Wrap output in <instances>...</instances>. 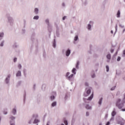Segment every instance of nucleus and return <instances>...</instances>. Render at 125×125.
I'll return each mask as SVG.
<instances>
[{
	"mask_svg": "<svg viewBox=\"0 0 125 125\" xmlns=\"http://www.w3.org/2000/svg\"><path fill=\"white\" fill-rule=\"evenodd\" d=\"M89 116V112H86V117H88Z\"/></svg>",
	"mask_w": 125,
	"mask_h": 125,
	"instance_id": "obj_51",
	"label": "nucleus"
},
{
	"mask_svg": "<svg viewBox=\"0 0 125 125\" xmlns=\"http://www.w3.org/2000/svg\"><path fill=\"white\" fill-rule=\"evenodd\" d=\"M69 97H70V94L68 93L66 94L64 97L65 100H67Z\"/></svg>",
	"mask_w": 125,
	"mask_h": 125,
	"instance_id": "obj_16",
	"label": "nucleus"
},
{
	"mask_svg": "<svg viewBox=\"0 0 125 125\" xmlns=\"http://www.w3.org/2000/svg\"><path fill=\"white\" fill-rule=\"evenodd\" d=\"M75 123V119L72 118V121H71V125H73V124Z\"/></svg>",
	"mask_w": 125,
	"mask_h": 125,
	"instance_id": "obj_46",
	"label": "nucleus"
},
{
	"mask_svg": "<svg viewBox=\"0 0 125 125\" xmlns=\"http://www.w3.org/2000/svg\"><path fill=\"white\" fill-rule=\"evenodd\" d=\"M13 61L14 63H16V62H17V58H14Z\"/></svg>",
	"mask_w": 125,
	"mask_h": 125,
	"instance_id": "obj_48",
	"label": "nucleus"
},
{
	"mask_svg": "<svg viewBox=\"0 0 125 125\" xmlns=\"http://www.w3.org/2000/svg\"><path fill=\"white\" fill-rule=\"evenodd\" d=\"M36 38V33L34 32L31 36V41L33 43H35V44H38L39 43V40Z\"/></svg>",
	"mask_w": 125,
	"mask_h": 125,
	"instance_id": "obj_2",
	"label": "nucleus"
},
{
	"mask_svg": "<svg viewBox=\"0 0 125 125\" xmlns=\"http://www.w3.org/2000/svg\"><path fill=\"white\" fill-rule=\"evenodd\" d=\"M110 125V122L108 121L106 124H105V125Z\"/></svg>",
	"mask_w": 125,
	"mask_h": 125,
	"instance_id": "obj_60",
	"label": "nucleus"
},
{
	"mask_svg": "<svg viewBox=\"0 0 125 125\" xmlns=\"http://www.w3.org/2000/svg\"><path fill=\"white\" fill-rule=\"evenodd\" d=\"M45 22L46 23L47 25H48V27H49V20L48 19L45 20Z\"/></svg>",
	"mask_w": 125,
	"mask_h": 125,
	"instance_id": "obj_31",
	"label": "nucleus"
},
{
	"mask_svg": "<svg viewBox=\"0 0 125 125\" xmlns=\"http://www.w3.org/2000/svg\"><path fill=\"white\" fill-rule=\"evenodd\" d=\"M85 86H88V83L87 82L85 83Z\"/></svg>",
	"mask_w": 125,
	"mask_h": 125,
	"instance_id": "obj_59",
	"label": "nucleus"
},
{
	"mask_svg": "<svg viewBox=\"0 0 125 125\" xmlns=\"http://www.w3.org/2000/svg\"><path fill=\"white\" fill-rule=\"evenodd\" d=\"M5 82L7 84H8V83H9V79H8V77L6 78V79L5 80Z\"/></svg>",
	"mask_w": 125,
	"mask_h": 125,
	"instance_id": "obj_26",
	"label": "nucleus"
},
{
	"mask_svg": "<svg viewBox=\"0 0 125 125\" xmlns=\"http://www.w3.org/2000/svg\"><path fill=\"white\" fill-rule=\"evenodd\" d=\"M71 54V50L70 49H68L65 52V55L67 57Z\"/></svg>",
	"mask_w": 125,
	"mask_h": 125,
	"instance_id": "obj_7",
	"label": "nucleus"
},
{
	"mask_svg": "<svg viewBox=\"0 0 125 125\" xmlns=\"http://www.w3.org/2000/svg\"><path fill=\"white\" fill-rule=\"evenodd\" d=\"M50 98L51 101H53V100H54V99H55V96H54V95L51 96Z\"/></svg>",
	"mask_w": 125,
	"mask_h": 125,
	"instance_id": "obj_29",
	"label": "nucleus"
},
{
	"mask_svg": "<svg viewBox=\"0 0 125 125\" xmlns=\"http://www.w3.org/2000/svg\"><path fill=\"white\" fill-rule=\"evenodd\" d=\"M121 99H119L116 102V105L117 107H118L119 109H122L123 107H124L125 102V101H122Z\"/></svg>",
	"mask_w": 125,
	"mask_h": 125,
	"instance_id": "obj_1",
	"label": "nucleus"
},
{
	"mask_svg": "<svg viewBox=\"0 0 125 125\" xmlns=\"http://www.w3.org/2000/svg\"><path fill=\"white\" fill-rule=\"evenodd\" d=\"M103 100V97H101L99 99V102H98V104H99V105H102Z\"/></svg>",
	"mask_w": 125,
	"mask_h": 125,
	"instance_id": "obj_15",
	"label": "nucleus"
},
{
	"mask_svg": "<svg viewBox=\"0 0 125 125\" xmlns=\"http://www.w3.org/2000/svg\"><path fill=\"white\" fill-rule=\"evenodd\" d=\"M92 78H95V73H94V74L92 75Z\"/></svg>",
	"mask_w": 125,
	"mask_h": 125,
	"instance_id": "obj_58",
	"label": "nucleus"
},
{
	"mask_svg": "<svg viewBox=\"0 0 125 125\" xmlns=\"http://www.w3.org/2000/svg\"><path fill=\"white\" fill-rule=\"evenodd\" d=\"M22 83V82L21 81H19L17 84V86H20V85H21V83Z\"/></svg>",
	"mask_w": 125,
	"mask_h": 125,
	"instance_id": "obj_35",
	"label": "nucleus"
},
{
	"mask_svg": "<svg viewBox=\"0 0 125 125\" xmlns=\"http://www.w3.org/2000/svg\"><path fill=\"white\" fill-rule=\"evenodd\" d=\"M12 113H13V115H16V114L17 113V111L16 110V108L13 109Z\"/></svg>",
	"mask_w": 125,
	"mask_h": 125,
	"instance_id": "obj_21",
	"label": "nucleus"
},
{
	"mask_svg": "<svg viewBox=\"0 0 125 125\" xmlns=\"http://www.w3.org/2000/svg\"><path fill=\"white\" fill-rule=\"evenodd\" d=\"M92 98H93V93H92L91 94V95H90V96L88 98L87 100H88L89 101H90L92 100Z\"/></svg>",
	"mask_w": 125,
	"mask_h": 125,
	"instance_id": "obj_10",
	"label": "nucleus"
},
{
	"mask_svg": "<svg viewBox=\"0 0 125 125\" xmlns=\"http://www.w3.org/2000/svg\"><path fill=\"white\" fill-rule=\"evenodd\" d=\"M87 29L89 30V31H90L91 30V25L90 24H88Z\"/></svg>",
	"mask_w": 125,
	"mask_h": 125,
	"instance_id": "obj_32",
	"label": "nucleus"
},
{
	"mask_svg": "<svg viewBox=\"0 0 125 125\" xmlns=\"http://www.w3.org/2000/svg\"><path fill=\"white\" fill-rule=\"evenodd\" d=\"M85 108L87 109V110H91V109H92V107L89 105V104H86L85 106Z\"/></svg>",
	"mask_w": 125,
	"mask_h": 125,
	"instance_id": "obj_9",
	"label": "nucleus"
},
{
	"mask_svg": "<svg viewBox=\"0 0 125 125\" xmlns=\"http://www.w3.org/2000/svg\"><path fill=\"white\" fill-rule=\"evenodd\" d=\"M112 60H113V61L116 60V56H113V57H112Z\"/></svg>",
	"mask_w": 125,
	"mask_h": 125,
	"instance_id": "obj_47",
	"label": "nucleus"
},
{
	"mask_svg": "<svg viewBox=\"0 0 125 125\" xmlns=\"http://www.w3.org/2000/svg\"><path fill=\"white\" fill-rule=\"evenodd\" d=\"M118 51H119V50H117V51L116 52V53L113 55L114 56H116L118 55Z\"/></svg>",
	"mask_w": 125,
	"mask_h": 125,
	"instance_id": "obj_50",
	"label": "nucleus"
},
{
	"mask_svg": "<svg viewBox=\"0 0 125 125\" xmlns=\"http://www.w3.org/2000/svg\"><path fill=\"white\" fill-rule=\"evenodd\" d=\"M84 4L85 6L86 5V4H87V1L86 0L84 2Z\"/></svg>",
	"mask_w": 125,
	"mask_h": 125,
	"instance_id": "obj_57",
	"label": "nucleus"
},
{
	"mask_svg": "<svg viewBox=\"0 0 125 125\" xmlns=\"http://www.w3.org/2000/svg\"><path fill=\"white\" fill-rule=\"evenodd\" d=\"M26 101V91H24V95L23 96V104H25Z\"/></svg>",
	"mask_w": 125,
	"mask_h": 125,
	"instance_id": "obj_20",
	"label": "nucleus"
},
{
	"mask_svg": "<svg viewBox=\"0 0 125 125\" xmlns=\"http://www.w3.org/2000/svg\"><path fill=\"white\" fill-rule=\"evenodd\" d=\"M73 77H74V74H72L69 76L67 77L66 79L70 82H73Z\"/></svg>",
	"mask_w": 125,
	"mask_h": 125,
	"instance_id": "obj_5",
	"label": "nucleus"
},
{
	"mask_svg": "<svg viewBox=\"0 0 125 125\" xmlns=\"http://www.w3.org/2000/svg\"><path fill=\"white\" fill-rule=\"evenodd\" d=\"M56 105H57V102H54L51 104L52 107H55V106H56Z\"/></svg>",
	"mask_w": 125,
	"mask_h": 125,
	"instance_id": "obj_19",
	"label": "nucleus"
},
{
	"mask_svg": "<svg viewBox=\"0 0 125 125\" xmlns=\"http://www.w3.org/2000/svg\"><path fill=\"white\" fill-rule=\"evenodd\" d=\"M110 121H114V117H111Z\"/></svg>",
	"mask_w": 125,
	"mask_h": 125,
	"instance_id": "obj_62",
	"label": "nucleus"
},
{
	"mask_svg": "<svg viewBox=\"0 0 125 125\" xmlns=\"http://www.w3.org/2000/svg\"><path fill=\"white\" fill-rule=\"evenodd\" d=\"M106 58L108 59V60H111V54H108L106 55Z\"/></svg>",
	"mask_w": 125,
	"mask_h": 125,
	"instance_id": "obj_27",
	"label": "nucleus"
},
{
	"mask_svg": "<svg viewBox=\"0 0 125 125\" xmlns=\"http://www.w3.org/2000/svg\"><path fill=\"white\" fill-rule=\"evenodd\" d=\"M114 51H115L114 49H111L110 50V52H111V53H113V52H114Z\"/></svg>",
	"mask_w": 125,
	"mask_h": 125,
	"instance_id": "obj_52",
	"label": "nucleus"
},
{
	"mask_svg": "<svg viewBox=\"0 0 125 125\" xmlns=\"http://www.w3.org/2000/svg\"><path fill=\"white\" fill-rule=\"evenodd\" d=\"M79 65H80V61H78L77 62V63H76V69H79Z\"/></svg>",
	"mask_w": 125,
	"mask_h": 125,
	"instance_id": "obj_25",
	"label": "nucleus"
},
{
	"mask_svg": "<svg viewBox=\"0 0 125 125\" xmlns=\"http://www.w3.org/2000/svg\"><path fill=\"white\" fill-rule=\"evenodd\" d=\"M23 75L25 77V78H26L27 77V69H23Z\"/></svg>",
	"mask_w": 125,
	"mask_h": 125,
	"instance_id": "obj_14",
	"label": "nucleus"
},
{
	"mask_svg": "<svg viewBox=\"0 0 125 125\" xmlns=\"http://www.w3.org/2000/svg\"><path fill=\"white\" fill-rule=\"evenodd\" d=\"M117 31H118V24H116L115 26V32H114L113 35L114 36H115V35H116V33H117Z\"/></svg>",
	"mask_w": 125,
	"mask_h": 125,
	"instance_id": "obj_23",
	"label": "nucleus"
},
{
	"mask_svg": "<svg viewBox=\"0 0 125 125\" xmlns=\"http://www.w3.org/2000/svg\"><path fill=\"white\" fill-rule=\"evenodd\" d=\"M10 125H15V123L10 122Z\"/></svg>",
	"mask_w": 125,
	"mask_h": 125,
	"instance_id": "obj_55",
	"label": "nucleus"
},
{
	"mask_svg": "<svg viewBox=\"0 0 125 125\" xmlns=\"http://www.w3.org/2000/svg\"><path fill=\"white\" fill-rule=\"evenodd\" d=\"M22 33L25 34V32H26V30L25 29H22Z\"/></svg>",
	"mask_w": 125,
	"mask_h": 125,
	"instance_id": "obj_61",
	"label": "nucleus"
},
{
	"mask_svg": "<svg viewBox=\"0 0 125 125\" xmlns=\"http://www.w3.org/2000/svg\"><path fill=\"white\" fill-rule=\"evenodd\" d=\"M7 19L9 23H10V25L12 26L13 25V19L11 17L9 16V15H7Z\"/></svg>",
	"mask_w": 125,
	"mask_h": 125,
	"instance_id": "obj_3",
	"label": "nucleus"
},
{
	"mask_svg": "<svg viewBox=\"0 0 125 125\" xmlns=\"http://www.w3.org/2000/svg\"><path fill=\"white\" fill-rule=\"evenodd\" d=\"M119 27H120V28H125V25H122V24H119Z\"/></svg>",
	"mask_w": 125,
	"mask_h": 125,
	"instance_id": "obj_42",
	"label": "nucleus"
},
{
	"mask_svg": "<svg viewBox=\"0 0 125 125\" xmlns=\"http://www.w3.org/2000/svg\"><path fill=\"white\" fill-rule=\"evenodd\" d=\"M79 40V36L78 35H76L74 38V41L77 42Z\"/></svg>",
	"mask_w": 125,
	"mask_h": 125,
	"instance_id": "obj_34",
	"label": "nucleus"
},
{
	"mask_svg": "<svg viewBox=\"0 0 125 125\" xmlns=\"http://www.w3.org/2000/svg\"><path fill=\"white\" fill-rule=\"evenodd\" d=\"M19 69H20V70H21V68H22V65H21V64H19L18 66Z\"/></svg>",
	"mask_w": 125,
	"mask_h": 125,
	"instance_id": "obj_41",
	"label": "nucleus"
},
{
	"mask_svg": "<svg viewBox=\"0 0 125 125\" xmlns=\"http://www.w3.org/2000/svg\"><path fill=\"white\" fill-rule=\"evenodd\" d=\"M4 40H3L0 44V46H3V43H4Z\"/></svg>",
	"mask_w": 125,
	"mask_h": 125,
	"instance_id": "obj_39",
	"label": "nucleus"
},
{
	"mask_svg": "<svg viewBox=\"0 0 125 125\" xmlns=\"http://www.w3.org/2000/svg\"><path fill=\"white\" fill-rule=\"evenodd\" d=\"M15 117L13 116H11V117H10V120H11V121H10V123H15Z\"/></svg>",
	"mask_w": 125,
	"mask_h": 125,
	"instance_id": "obj_6",
	"label": "nucleus"
},
{
	"mask_svg": "<svg viewBox=\"0 0 125 125\" xmlns=\"http://www.w3.org/2000/svg\"><path fill=\"white\" fill-rule=\"evenodd\" d=\"M117 61H118V62L121 61V57H120V56L118 57V58L117 59Z\"/></svg>",
	"mask_w": 125,
	"mask_h": 125,
	"instance_id": "obj_44",
	"label": "nucleus"
},
{
	"mask_svg": "<svg viewBox=\"0 0 125 125\" xmlns=\"http://www.w3.org/2000/svg\"><path fill=\"white\" fill-rule=\"evenodd\" d=\"M57 30H56V34H57V37H59V36H60V34H59V27L57 25L56 26Z\"/></svg>",
	"mask_w": 125,
	"mask_h": 125,
	"instance_id": "obj_8",
	"label": "nucleus"
},
{
	"mask_svg": "<svg viewBox=\"0 0 125 125\" xmlns=\"http://www.w3.org/2000/svg\"><path fill=\"white\" fill-rule=\"evenodd\" d=\"M79 65H80V61H78L77 62V63H76V69H79Z\"/></svg>",
	"mask_w": 125,
	"mask_h": 125,
	"instance_id": "obj_24",
	"label": "nucleus"
},
{
	"mask_svg": "<svg viewBox=\"0 0 125 125\" xmlns=\"http://www.w3.org/2000/svg\"><path fill=\"white\" fill-rule=\"evenodd\" d=\"M76 71H77L76 68H73L72 70V73H73V74H74V75H76V74L77 73Z\"/></svg>",
	"mask_w": 125,
	"mask_h": 125,
	"instance_id": "obj_17",
	"label": "nucleus"
},
{
	"mask_svg": "<svg viewBox=\"0 0 125 125\" xmlns=\"http://www.w3.org/2000/svg\"><path fill=\"white\" fill-rule=\"evenodd\" d=\"M91 93V90L90 89H88V90H87L86 93L83 94V96H84L85 97H86L87 96H88L90 93Z\"/></svg>",
	"mask_w": 125,
	"mask_h": 125,
	"instance_id": "obj_4",
	"label": "nucleus"
},
{
	"mask_svg": "<svg viewBox=\"0 0 125 125\" xmlns=\"http://www.w3.org/2000/svg\"><path fill=\"white\" fill-rule=\"evenodd\" d=\"M53 46L54 48L56 47V40L55 39H54V41L53 42Z\"/></svg>",
	"mask_w": 125,
	"mask_h": 125,
	"instance_id": "obj_12",
	"label": "nucleus"
},
{
	"mask_svg": "<svg viewBox=\"0 0 125 125\" xmlns=\"http://www.w3.org/2000/svg\"><path fill=\"white\" fill-rule=\"evenodd\" d=\"M69 75H70V72H67L65 75L66 78H68V77H69Z\"/></svg>",
	"mask_w": 125,
	"mask_h": 125,
	"instance_id": "obj_45",
	"label": "nucleus"
},
{
	"mask_svg": "<svg viewBox=\"0 0 125 125\" xmlns=\"http://www.w3.org/2000/svg\"><path fill=\"white\" fill-rule=\"evenodd\" d=\"M65 19H66V16L62 17V20H65Z\"/></svg>",
	"mask_w": 125,
	"mask_h": 125,
	"instance_id": "obj_63",
	"label": "nucleus"
},
{
	"mask_svg": "<svg viewBox=\"0 0 125 125\" xmlns=\"http://www.w3.org/2000/svg\"><path fill=\"white\" fill-rule=\"evenodd\" d=\"M32 121H33V118H32L30 121L28 122V124H32Z\"/></svg>",
	"mask_w": 125,
	"mask_h": 125,
	"instance_id": "obj_54",
	"label": "nucleus"
},
{
	"mask_svg": "<svg viewBox=\"0 0 125 125\" xmlns=\"http://www.w3.org/2000/svg\"><path fill=\"white\" fill-rule=\"evenodd\" d=\"M117 17H118V18H119V17H121V12L120 11V10H118L117 12Z\"/></svg>",
	"mask_w": 125,
	"mask_h": 125,
	"instance_id": "obj_22",
	"label": "nucleus"
},
{
	"mask_svg": "<svg viewBox=\"0 0 125 125\" xmlns=\"http://www.w3.org/2000/svg\"><path fill=\"white\" fill-rule=\"evenodd\" d=\"M114 110H115V108H114ZM116 115H117V112H116V111L113 110L112 111V112L111 113V116L112 117H115V116H116Z\"/></svg>",
	"mask_w": 125,
	"mask_h": 125,
	"instance_id": "obj_11",
	"label": "nucleus"
},
{
	"mask_svg": "<svg viewBox=\"0 0 125 125\" xmlns=\"http://www.w3.org/2000/svg\"><path fill=\"white\" fill-rule=\"evenodd\" d=\"M3 36H4L3 32L0 33V38H3Z\"/></svg>",
	"mask_w": 125,
	"mask_h": 125,
	"instance_id": "obj_38",
	"label": "nucleus"
},
{
	"mask_svg": "<svg viewBox=\"0 0 125 125\" xmlns=\"http://www.w3.org/2000/svg\"><path fill=\"white\" fill-rule=\"evenodd\" d=\"M119 124L121 125H124V123L122 122H120Z\"/></svg>",
	"mask_w": 125,
	"mask_h": 125,
	"instance_id": "obj_56",
	"label": "nucleus"
},
{
	"mask_svg": "<svg viewBox=\"0 0 125 125\" xmlns=\"http://www.w3.org/2000/svg\"><path fill=\"white\" fill-rule=\"evenodd\" d=\"M33 89L34 90H36V84H34L33 85Z\"/></svg>",
	"mask_w": 125,
	"mask_h": 125,
	"instance_id": "obj_53",
	"label": "nucleus"
},
{
	"mask_svg": "<svg viewBox=\"0 0 125 125\" xmlns=\"http://www.w3.org/2000/svg\"><path fill=\"white\" fill-rule=\"evenodd\" d=\"M4 115H7V108H4L3 110Z\"/></svg>",
	"mask_w": 125,
	"mask_h": 125,
	"instance_id": "obj_18",
	"label": "nucleus"
},
{
	"mask_svg": "<svg viewBox=\"0 0 125 125\" xmlns=\"http://www.w3.org/2000/svg\"><path fill=\"white\" fill-rule=\"evenodd\" d=\"M16 77H21V71L19 70L16 75Z\"/></svg>",
	"mask_w": 125,
	"mask_h": 125,
	"instance_id": "obj_13",
	"label": "nucleus"
},
{
	"mask_svg": "<svg viewBox=\"0 0 125 125\" xmlns=\"http://www.w3.org/2000/svg\"><path fill=\"white\" fill-rule=\"evenodd\" d=\"M115 88H116V86H114L112 88H111L110 90H115Z\"/></svg>",
	"mask_w": 125,
	"mask_h": 125,
	"instance_id": "obj_49",
	"label": "nucleus"
},
{
	"mask_svg": "<svg viewBox=\"0 0 125 125\" xmlns=\"http://www.w3.org/2000/svg\"><path fill=\"white\" fill-rule=\"evenodd\" d=\"M105 68L106 69V72H109V65H106Z\"/></svg>",
	"mask_w": 125,
	"mask_h": 125,
	"instance_id": "obj_40",
	"label": "nucleus"
},
{
	"mask_svg": "<svg viewBox=\"0 0 125 125\" xmlns=\"http://www.w3.org/2000/svg\"><path fill=\"white\" fill-rule=\"evenodd\" d=\"M39 18H40V17L39 16H35L34 17L33 19L34 20H38Z\"/></svg>",
	"mask_w": 125,
	"mask_h": 125,
	"instance_id": "obj_30",
	"label": "nucleus"
},
{
	"mask_svg": "<svg viewBox=\"0 0 125 125\" xmlns=\"http://www.w3.org/2000/svg\"><path fill=\"white\" fill-rule=\"evenodd\" d=\"M63 122H64V124H65V125H68V121L66 120V119L65 118L63 119Z\"/></svg>",
	"mask_w": 125,
	"mask_h": 125,
	"instance_id": "obj_33",
	"label": "nucleus"
},
{
	"mask_svg": "<svg viewBox=\"0 0 125 125\" xmlns=\"http://www.w3.org/2000/svg\"><path fill=\"white\" fill-rule=\"evenodd\" d=\"M122 57H125V50H124L123 51Z\"/></svg>",
	"mask_w": 125,
	"mask_h": 125,
	"instance_id": "obj_43",
	"label": "nucleus"
},
{
	"mask_svg": "<svg viewBox=\"0 0 125 125\" xmlns=\"http://www.w3.org/2000/svg\"><path fill=\"white\" fill-rule=\"evenodd\" d=\"M39 122H40V121H39V120L35 119L34 120V121L33 122V124H38V123H39Z\"/></svg>",
	"mask_w": 125,
	"mask_h": 125,
	"instance_id": "obj_37",
	"label": "nucleus"
},
{
	"mask_svg": "<svg viewBox=\"0 0 125 125\" xmlns=\"http://www.w3.org/2000/svg\"><path fill=\"white\" fill-rule=\"evenodd\" d=\"M121 111H123V112H125V108L122 109Z\"/></svg>",
	"mask_w": 125,
	"mask_h": 125,
	"instance_id": "obj_64",
	"label": "nucleus"
},
{
	"mask_svg": "<svg viewBox=\"0 0 125 125\" xmlns=\"http://www.w3.org/2000/svg\"><path fill=\"white\" fill-rule=\"evenodd\" d=\"M48 30L49 33H51V32H52V29L51 28L50 25L48 26Z\"/></svg>",
	"mask_w": 125,
	"mask_h": 125,
	"instance_id": "obj_36",
	"label": "nucleus"
},
{
	"mask_svg": "<svg viewBox=\"0 0 125 125\" xmlns=\"http://www.w3.org/2000/svg\"><path fill=\"white\" fill-rule=\"evenodd\" d=\"M34 12L36 14H38L39 13V9L38 8H36L35 9Z\"/></svg>",
	"mask_w": 125,
	"mask_h": 125,
	"instance_id": "obj_28",
	"label": "nucleus"
}]
</instances>
